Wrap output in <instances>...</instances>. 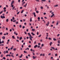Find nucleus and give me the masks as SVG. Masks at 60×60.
Segmentation results:
<instances>
[{
	"label": "nucleus",
	"mask_w": 60,
	"mask_h": 60,
	"mask_svg": "<svg viewBox=\"0 0 60 60\" xmlns=\"http://www.w3.org/2000/svg\"><path fill=\"white\" fill-rule=\"evenodd\" d=\"M28 34L29 36H30L29 37L30 40H31V41H32V38H33V37L32 36V35H31L30 33H28Z\"/></svg>",
	"instance_id": "obj_1"
},
{
	"label": "nucleus",
	"mask_w": 60,
	"mask_h": 60,
	"mask_svg": "<svg viewBox=\"0 0 60 60\" xmlns=\"http://www.w3.org/2000/svg\"><path fill=\"white\" fill-rule=\"evenodd\" d=\"M0 18L1 19H5V16H2L1 15L0 16Z\"/></svg>",
	"instance_id": "obj_2"
},
{
	"label": "nucleus",
	"mask_w": 60,
	"mask_h": 60,
	"mask_svg": "<svg viewBox=\"0 0 60 60\" xmlns=\"http://www.w3.org/2000/svg\"><path fill=\"white\" fill-rule=\"evenodd\" d=\"M49 24V22H48L46 24V25L47 26H48Z\"/></svg>",
	"instance_id": "obj_3"
},
{
	"label": "nucleus",
	"mask_w": 60,
	"mask_h": 60,
	"mask_svg": "<svg viewBox=\"0 0 60 60\" xmlns=\"http://www.w3.org/2000/svg\"><path fill=\"white\" fill-rule=\"evenodd\" d=\"M14 3V1H12L11 3V5H12V4H13Z\"/></svg>",
	"instance_id": "obj_4"
},
{
	"label": "nucleus",
	"mask_w": 60,
	"mask_h": 60,
	"mask_svg": "<svg viewBox=\"0 0 60 60\" xmlns=\"http://www.w3.org/2000/svg\"><path fill=\"white\" fill-rule=\"evenodd\" d=\"M6 56H9V57H10L11 56V55H9V54H7V55Z\"/></svg>",
	"instance_id": "obj_5"
},
{
	"label": "nucleus",
	"mask_w": 60,
	"mask_h": 60,
	"mask_svg": "<svg viewBox=\"0 0 60 60\" xmlns=\"http://www.w3.org/2000/svg\"><path fill=\"white\" fill-rule=\"evenodd\" d=\"M53 40L54 41H57V39H56L55 38H53Z\"/></svg>",
	"instance_id": "obj_6"
},
{
	"label": "nucleus",
	"mask_w": 60,
	"mask_h": 60,
	"mask_svg": "<svg viewBox=\"0 0 60 60\" xmlns=\"http://www.w3.org/2000/svg\"><path fill=\"white\" fill-rule=\"evenodd\" d=\"M33 15H34V17H36V15H35V12L33 13Z\"/></svg>",
	"instance_id": "obj_7"
},
{
	"label": "nucleus",
	"mask_w": 60,
	"mask_h": 60,
	"mask_svg": "<svg viewBox=\"0 0 60 60\" xmlns=\"http://www.w3.org/2000/svg\"><path fill=\"white\" fill-rule=\"evenodd\" d=\"M37 45H36L34 46V48H37Z\"/></svg>",
	"instance_id": "obj_8"
},
{
	"label": "nucleus",
	"mask_w": 60,
	"mask_h": 60,
	"mask_svg": "<svg viewBox=\"0 0 60 60\" xmlns=\"http://www.w3.org/2000/svg\"><path fill=\"white\" fill-rule=\"evenodd\" d=\"M53 43H52V42H50V46H51V45Z\"/></svg>",
	"instance_id": "obj_9"
},
{
	"label": "nucleus",
	"mask_w": 60,
	"mask_h": 60,
	"mask_svg": "<svg viewBox=\"0 0 60 60\" xmlns=\"http://www.w3.org/2000/svg\"><path fill=\"white\" fill-rule=\"evenodd\" d=\"M32 31H33L34 32V31H35V30L34 29H32Z\"/></svg>",
	"instance_id": "obj_10"
},
{
	"label": "nucleus",
	"mask_w": 60,
	"mask_h": 60,
	"mask_svg": "<svg viewBox=\"0 0 60 60\" xmlns=\"http://www.w3.org/2000/svg\"><path fill=\"white\" fill-rule=\"evenodd\" d=\"M31 34H32V35H35V34H34V33L33 32H32L31 33Z\"/></svg>",
	"instance_id": "obj_11"
},
{
	"label": "nucleus",
	"mask_w": 60,
	"mask_h": 60,
	"mask_svg": "<svg viewBox=\"0 0 60 60\" xmlns=\"http://www.w3.org/2000/svg\"><path fill=\"white\" fill-rule=\"evenodd\" d=\"M32 57L34 59H35L36 58V57H34V56H33Z\"/></svg>",
	"instance_id": "obj_12"
},
{
	"label": "nucleus",
	"mask_w": 60,
	"mask_h": 60,
	"mask_svg": "<svg viewBox=\"0 0 60 60\" xmlns=\"http://www.w3.org/2000/svg\"><path fill=\"white\" fill-rule=\"evenodd\" d=\"M32 18H30V22H32Z\"/></svg>",
	"instance_id": "obj_13"
},
{
	"label": "nucleus",
	"mask_w": 60,
	"mask_h": 60,
	"mask_svg": "<svg viewBox=\"0 0 60 60\" xmlns=\"http://www.w3.org/2000/svg\"><path fill=\"white\" fill-rule=\"evenodd\" d=\"M8 21H9V19H6V22H8Z\"/></svg>",
	"instance_id": "obj_14"
},
{
	"label": "nucleus",
	"mask_w": 60,
	"mask_h": 60,
	"mask_svg": "<svg viewBox=\"0 0 60 60\" xmlns=\"http://www.w3.org/2000/svg\"><path fill=\"white\" fill-rule=\"evenodd\" d=\"M51 48H52V49L54 50H55V48L53 47H51Z\"/></svg>",
	"instance_id": "obj_15"
},
{
	"label": "nucleus",
	"mask_w": 60,
	"mask_h": 60,
	"mask_svg": "<svg viewBox=\"0 0 60 60\" xmlns=\"http://www.w3.org/2000/svg\"><path fill=\"white\" fill-rule=\"evenodd\" d=\"M12 37L13 39H15V37H14V36H12Z\"/></svg>",
	"instance_id": "obj_16"
},
{
	"label": "nucleus",
	"mask_w": 60,
	"mask_h": 60,
	"mask_svg": "<svg viewBox=\"0 0 60 60\" xmlns=\"http://www.w3.org/2000/svg\"><path fill=\"white\" fill-rule=\"evenodd\" d=\"M57 42L58 43H60V41L58 40L57 41Z\"/></svg>",
	"instance_id": "obj_17"
},
{
	"label": "nucleus",
	"mask_w": 60,
	"mask_h": 60,
	"mask_svg": "<svg viewBox=\"0 0 60 60\" xmlns=\"http://www.w3.org/2000/svg\"><path fill=\"white\" fill-rule=\"evenodd\" d=\"M22 39V37H21L20 38H19V40H21V39Z\"/></svg>",
	"instance_id": "obj_18"
},
{
	"label": "nucleus",
	"mask_w": 60,
	"mask_h": 60,
	"mask_svg": "<svg viewBox=\"0 0 60 60\" xmlns=\"http://www.w3.org/2000/svg\"><path fill=\"white\" fill-rule=\"evenodd\" d=\"M2 38L3 39H4L5 38V37L3 36L2 37Z\"/></svg>",
	"instance_id": "obj_19"
},
{
	"label": "nucleus",
	"mask_w": 60,
	"mask_h": 60,
	"mask_svg": "<svg viewBox=\"0 0 60 60\" xmlns=\"http://www.w3.org/2000/svg\"><path fill=\"white\" fill-rule=\"evenodd\" d=\"M58 4H57L56 5L54 6V7H57L58 6Z\"/></svg>",
	"instance_id": "obj_20"
},
{
	"label": "nucleus",
	"mask_w": 60,
	"mask_h": 60,
	"mask_svg": "<svg viewBox=\"0 0 60 60\" xmlns=\"http://www.w3.org/2000/svg\"><path fill=\"white\" fill-rule=\"evenodd\" d=\"M6 9V8L5 7L4 8H3V9L4 10H5Z\"/></svg>",
	"instance_id": "obj_21"
},
{
	"label": "nucleus",
	"mask_w": 60,
	"mask_h": 60,
	"mask_svg": "<svg viewBox=\"0 0 60 60\" xmlns=\"http://www.w3.org/2000/svg\"><path fill=\"white\" fill-rule=\"evenodd\" d=\"M23 11H24V10H22L21 12V13H22L23 12Z\"/></svg>",
	"instance_id": "obj_22"
},
{
	"label": "nucleus",
	"mask_w": 60,
	"mask_h": 60,
	"mask_svg": "<svg viewBox=\"0 0 60 60\" xmlns=\"http://www.w3.org/2000/svg\"><path fill=\"white\" fill-rule=\"evenodd\" d=\"M3 59H4V60H5V59H6V58H5V57H4L3 58Z\"/></svg>",
	"instance_id": "obj_23"
},
{
	"label": "nucleus",
	"mask_w": 60,
	"mask_h": 60,
	"mask_svg": "<svg viewBox=\"0 0 60 60\" xmlns=\"http://www.w3.org/2000/svg\"><path fill=\"white\" fill-rule=\"evenodd\" d=\"M25 28V26H23L22 27V28L23 29H24V28Z\"/></svg>",
	"instance_id": "obj_24"
},
{
	"label": "nucleus",
	"mask_w": 60,
	"mask_h": 60,
	"mask_svg": "<svg viewBox=\"0 0 60 60\" xmlns=\"http://www.w3.org/2000/svg\"><path fill=\"white\" fill-rule=\"evenodd\" d=\"M49 40H52V39L50 38H49Z\"/></svg>",
	"instance_id": "obj_25"
},
{
	"label": "nucleus",
	"mask_w": 60,
	"mask_h": 60,
	"mask_svg": "<svg viewBox=\"0 0 60 60\" xmlns=\"http://www.w3.org/2000/svg\"><path fill=\"white\" fill-rule=\"evenodd\" d=\"M22 56H23V55L21 54V56L19 57H20V58H21V57H22Z\"/></svg>",
	"instance_id": "obj_26"
},
{
	"label": "nucleus",
	"mask_w": 60,
	"mask_h": 60,
	"mask_svg": "<svg viewBox=\"0 0 60 60\" xmlns=\"http://www.w3.org/2000/svg\"><path fill=\"white\" fill-rule=\"evenodd\" d=\"M24 53H27V52L26 51H24Z\"/></svg>",
	"instance_id": "obj_27"
},
{
	"label": "nucleus",
	"mask_w": 60,
	"mask_h": 60,
	"mask_svg": "<svg viewBox=\"0 0 60 60\" xmlns=\"http://www.w3.org/2000/svg\"><path fill=\"white\" fill-rule=\"evenodd\" d=\"M3 11H1V12H0V14H1V13H3Z\"/></svg>",
	"instance_id": "obj_28"
},
{
	"label": "nucleus",
	"mask_w": 60,
	"mask_h": 60,
	"mask_svg": "<svg viewBox=\"0 0 60 60\" xmlns=\"http://www.w3.org/2000/svg\"><path fill=\"white\" fill-rule=\"evenodd\" d=\"M4 54H6V52L5 51H4Z\"/></svg>",
	"instance_id": "obj_29"
},
{
	"label": "nucleus",
	"mask_w": 60,
	"mask_h": 60,
	"mask_svg": "<svg viewBox=\"0 0 60 60\" xmlns=\"http://www.w3.org/2000/svg\"><path fill=\"white\" fill-rule=\"evenodd\" d=\"M13 50L14 51H15L16 50V48L14 49H13Z\"/></svg>",
	"instance_id": "obj_30"
},
{
	"label": "nucleus",
	"mask_w": 60,
	"mask_h": 60,
	"mask_svg": "<svg viewBox=\"0 0 60 60\" xmlns=\"http://www.w3.org/2000/svg\"><path fill=\"white\" fill-rule=\"evenodd\" d=\"M16 20L13 21V22H16Z\"/></svg>",
	"instance_id": "obj_31"
},
{
	"label": "nucleus",
	"mask_w": 60,
	"mask_h": 60,
	"mask_svg": "<svg viewBox=\"0 0 60 60\" xmlns=\"http://www.w3.org/2000/svg\"><path fill=\"white\" fill-rule=\"evenodd\" d=\"M6 53H8V50L6 51Z\"/></svg>",
	"instance_id": "obj_32"
},
{
	"label": "nucleus",
	"mask_w": 60,
	"mask_h": 60,
	"mask_svg": "<svg viewBox=\"0 0 60 60\" xmlns=\"http://www.w3.org/2000/svg\"><path fill=\"white\" fill-rule=\"evenodd\" d=\"M36 41H35L34 42V44H36Z\"/></svg>",
	"instance_id": "obj_33"
},
{
	"label": "nucleus",
	"mask_w": 60,
	"mask_h": 60,
	"mask_svg": "<svg viewBox=\"0 0 60 60\" xmlns=\"http://www.w3.org/2000/svg\"><path fill=\"white\" fill-rule=\"evenodd\" d=\"M3 54H1L0 55V56L1 57H3Z\"/></svg>",
	"instance_id": "obj_34"
},
{
	"label": "nucleus",
	"mask_w": 60,
	"mask_h": 60,
	"mask_svg": "<svg viewBox=\"0 0 60 60\" xmlns=\"http://www.w3.org/2000/svg\"><path fill=\"white\" fill-rule=\"evenodd\" d=\"M19 12H19V11L17 13V15H18V14H19Z\"/></svg>",
	"instance_id": "obj_35"
},
{
	"label": "nucleus",
	"mask_w": 60,
	"mask_h": 60,
	"mask_svg": "<svg viewBox=\"0 0 60 60\" xmlns=\"http://www.w3.org/2000/svg\"><path fill=\"white\" fill-rule=\"evenodd\" d=\"M55 56H57V54L56 53L55 54Z\"/></svg>",
	"instance_id": "obj_36"
},
{
	"label": "nucleus",
	"mask_w": 60,
	"mask_h": 60,
	"mask_svg": "<svg viewBox=\"0 0 60 60\" xmlns=\"http://www.w3.org/2000/svg\"><path fill=\"white\" fill-rule=\"evenodd\" d=\"M14 19H15V18H14V17H12V19H13V20H14Z\"/></svg>",
	"instance_id": "obj_37"
},
{
	"label": "nucleus",
	"mask_w": 60,
	"mask_h": 60,
	"mask_svg": "<svg viewBox=\"0 0 60 60\" xmlns=\"http://www.w3.org/2000/svg\"><path fill=\"white\" fill-rule=\"evenodd\" d=\"M58 25V22H57L56 23V26H57Z\"/></svg>",
	"instance_id": "obj_38"
},
{
	"label": "nucleus",
	"mask_w": 60,
	"mask_h": 60,
	"mask_svg": "<svg viewBox=\"0 0 60 60\" xmlns=\"http://www.w3.org/2000/svg\"><path fill=\"white\" fill-rule=\"evenodd\" d=\"M42 1H43V2H45V0H41Z\"/></svg>",
	"instance_id": "obj_39"
},
{
	"label": "nucleus",
	"mask_w": 60,
	"mask_h": 60,
	"mask_svg": "<svg viewBox=\"0 0 60 60\" xmlns=\"http://www.w3.org/2000/svg\"><path fill=\"white\" fill-rule=\"evenodd\" d=\"M38 20L40 19V18L39 17H38Z\"/></svg>",
	"instance_id": "obj_40"
},
{
	"label": "nucleus",
	"mask_w": 60,
	"mask_h": 60,
	"mask_svg": "<svg viewBox=\"0 0 60 60\" xmlns=\"http://www.w3.org/2000/svg\"><path fill=\"white\" fill-rule=\"evenodd\" d=\"M36 11V13H39V11Z\"/></svg>",
	"instance_id": "obj_41"
},
{
	"label": "nucleus",
	"mask_w": 60,
	"mask_h": 60,
	"mask_svg": "<svg viewBox=\"0 0 60 60\" xmlns=\"http://www.w3.org/2000/svg\"><path fill=\"white\" fill-rule=\"evenodd\" d=\"M25 2H24L22 3V4H25Z\"/></svg>",
	"instance_id": "obj_42"
},
{
	"label": "nucleus",
	"mask_w": 60,
	"mask_h": 60,
	"mask_svg": "<svg viewBox=\"0 0 60 60\" xmlns=\"http://www.w3.org/2000/svg\"><path fill=\"white\" fill-rule=\"evenodd\" d=\"M2 34H3V33H2L1 32L0 33V35H2Z\"/></svg>",
	"instance_id": "obj_43"
},
{
	"label": "nucleus",
	"mask_w": 60,
	"mask_h": 60,
	"mask_svg": "<svg viewBox=\"0 0 60 60\" xmlns=\"http://www.w3.org/2000/svg\"><path fill=\"white\" fill-rule=\"evenodd\" d=\"M15 23H16V24H18V22H15Z\"/></svg>",
	"instance_id": "obj_44"
},
{
	"label": "nucleus",
	"mask_w": 60,
	"mask_h": 60,
	"mask_svg": "<svg viewBox=\"0 0 60 60\" xmlns=\"http://www.w3.org/2000/svg\"><path fill=\"white\" fill-rule=\"evenodd\" d=\"M0 46H4V45L2 44V45H0Z\"/></svg>",
	"instance_id": "obj_45"
},
{
	"label": "nucleus",
	"mask_w": 60,
	"mask_h": 60,
	"mask_svg": "<svg viewBox=\"0 0 60 60\" xmlns=\"http://www.w3.org/2000/svg\"><path fill=\"white\" fill-rule=\"evenodd\" d=\"M6 11V10H3V11H4V12H5Z\"/></svg>",
	"instance_id": "obj_46"
},
{
	"label": "nucleus",
	"mask_w": 60,
	"mask_h": 60,
	"mask_svg": "<svg viewBox=\"0 0 60 60\" xmlns=\"http://www.w3.org/2000/svg\"><path fill=\"white\" fill-rule=\"evenodd\" d=\"M11 56H12V57H13V58L14 57V56H13V55H11Z\"/></svg>",
	"instance_id": "obj_47"
},
{
	"label": "nucleus",
	"mask_w": 60,
	"mask_h": 60,
	"mask_svg": "<svg viewBox=\"0 0 60 60\" xmlns=\"http://www.w3.org/2000/svg\"><path fill=\"white\" fill-rule=\"evenodd\" d=\"M55 23V21H53L52 22V24H54Z\"/></svg>",
	"instance_id": "obj_48"
},
{
	"label": "nucleus",
	"mask_w": 60,
	"mask_h": 60,
	"mask_svg": "<svg viewBox=\"0 0 60 60\" xmlns=\"http://www.w3.org/2000/svg\"><path fill=\"white\" fill-rule=\"evenodd\" d=\"M18 2L19 3H20V0H18Z\"/></svg>",
	"instance_id": "obj_49"
},
{
	"label": "nucleus",
	"mask_w": 60,
	"mask_h": 60,
	"mask_svg": "<svg viewBox=\"0 0 60 60\" xmlns=\"http://www.w3.org/2000/svg\"><path fill=\"white\" fill-rule=\"evenodd\" d=\"M51 59H53V58L52 57H51Z\"/></svg>",
	"instance_id": "obj_50"
},
{
	"label": "nucleus",
	"mask_w": 60,
	"mask_h": 60,
	"mask_svg": "<svg viewBox=\"0 0 60 60\" xmlns=\"http://www.w3.org/2000/svg\"><path fill=\"white\" fill-rule=\"evenodd\" d=\"M14 34H16V31H15V32H14Z\"/></svg>",
	"instance_id": "obj_51"
},
{
	"label": "nucleus",
	"mask_w": 60,
	"mask_h": 60,
	"mask_svg": "<svg viewBox=\"0 0 60 60\" xmlns=\"http://www.w3.org/2000/svg\"><path fill=\"white\" fill-rule=\"evenodd\" d=\"M13 48V47H11L10 49L11 50H12Z\"/></svg>",
	"instance_id": "obj_52"
},
{
	"label": "nucleus",
	"mask_w": 60,
	"mask_h": 60,
	"mask_svg": "<svg viewBox=\"0 0 60 60\" xmlns=\"http://www.w3.org/2000/svg\"><path fill=\"white\" fill-rule=\"evenodd\" d=\"M37 47L38 48H39V47H40V46L38 45V46H37Z\"/></svg>",
	"instance_id": "obj_53"
},
{
	"label": "nucleus",
	"mask_w": 60,
	"mask_h": 60,
	"mask_svg": "<svg viewBox=\"0 0 60 60\" xmlns=\"http://www.w3.org/2000/svg\"><path fill=\"white\" fill-rule=\"evenodd\" d=\"M44 45L43 44H42L41 45V47H43Z\"/></svg>",
	"instance_id": "obj_54"
},
{
	"label": "nucleus",
	"mask_w": 60,
	"mask_h": 60,
	"mask_svg": "<svg viewBox=\"0 0 60 60\" xmlns=\"http://www.w3.org/2000/svg\"><path fill=\"white\" fill-rule=\"evenodd\" d=\"M41 35H40L39 36H38V37H41Z\"/></svg>",
	"instance_id": "obj_55"
},
{
	"label": "nucleus",
	"mask_w": 60,
	"mask_h": 60,
	"mask_svg": "<svg viewBox=\"0 0 60 60\" xmlns=\"http://www.w3.org/2000/svg\"><path fill=\"white\" fill-rule=\"evenodd\" d=\"M26 5H24L23 6L24 7H26Z\"/></svg>",
	"instance_id": "obj_56"
},
{
	"label": "nucleus",
	"mask_w": 60,
	"mask_h": 60,
	"mask_svg": "<svg viewBox=\"0 0 60 60\" xmlns=\"http://www.w3.org/2000/svg\"><path fill=\"white\" fill-rule=\"evenodd\" d=\"M51 27H53V25H51Z\"/></svg>",
	"instance_id": "obj_57"
},
{
	"label": "nucleus",
	"mask_w": 60,
	"mask_h": 60,
	"mask_svg": "<svg viewBox=\"0 0 60 60\" xmlns=\"http://www.w3.org/2000/svg\"><path fill=\"white\" fill-rule=\"evenodd\" d=\"M59 35H60V34H58L57 35V37L59 36Z\"/></svg>",
	"instance_id": "obj_58"
},
{
	"label": "nucleus",
	"mask_w": 60,
	"mask_h": 60,
	"mask_svg": "<svg viewBox=\"0 0 60 60\" xmlns=\"http://www.w3.org/2000/svg\"><path fill=\"white\" fill-rule=\"evenodd\" d=\"M26 58L27 59H28V56H26Z\"/></svg>",
	"instance_id": "obj_59"
},
{
	"label": "nucleus",
	"mask_w": 60,
	"mask_h": 60,
	"mask_svg": "<svg viewBox=\"0 0 60 60\" xmlns=\"http://www.w3.org/2000/svg\"><path fill=\"white\" fill-rule=\"evenodd\" d=\"M41 9H43V7H41Z\"/></svg>",
	"instance_id": "obj_60"
},
{
	"label": "nucleus",
	"mask_w": 60,
	"mask_h": 60,
	"mask_svg": "<svg viewBox=\"0 0 60 60\" xmlns=\"http://www.w3.org/2000/svg\"><path fill=\"white\" fill-rule=\"evenodd\" d=\"M57 45L58 46H60V44H58Z\"/></svg>",
	"instance_id": "obj_61"
},
{
	"label": "nucleus",
	"mask_w": 60,
	"mask_h": 60,
	"mask_svg": "<svg viewBox=\"0 0 60 60\" xmlns=\"http://www.w3.org/2000/svg\"><path fill=\"white\" fill-rule=\"evenodd\" d=\"M31 45H29L28 46V47H29V48H30V47H31Z\"/></svg>",
	"instance_id": "obj_62"
},
{
	"label": "nucleus",
	"mask_w": 60,
	"mask_h": 60,
	"mask_svg": "<svg viewBox=\"0 0 60 60\" xmlns=\"http://www.w3.org/2000/svg\"><path fill=\"white\" fill-rule=\"evenodd\" d=\"M51 55V53H49V54H48L49 56H50V55Z\"/></svg>",
	"instance_id": "obj_63"
},
{
	"label": "nucleus",
	"mask_w": 60,
	"mask_h": 60,
	"mask_svg": "<svg viewBox=\"0 0 60 60\" xmlns=\"http://www.w3.org/2000/svg\"><path fill=\"white\" fill-rule=\"evenodd\" d=\"M24 47V46L23 45H22V48H23V47Z\"/></svg>",
	"instance_id": "obj_64"
}]
</instances>
